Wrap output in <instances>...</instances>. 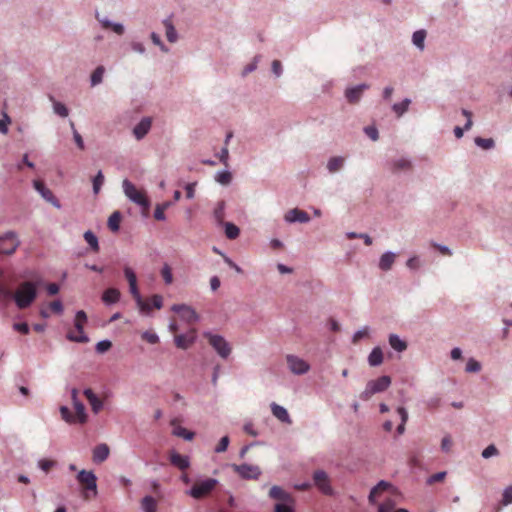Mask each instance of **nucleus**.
Returning <instances> with one entry per match:
<instances>
[{"instance_id":"nucleus-55","label":"nucleus","mask_w":512,"mask_h":512,"mask_svg":"<svg viewBox=\"0 0 512 512\" xmlns=\"http://www.w3.org/2000/svg\"><path fill=\"white\" fill-rule=\"evenodd\" d=\"M60 413H61L62 418L66 422L75 423L74 415H72L71 411L67 407L62 406L60 408Z\"/></svg>"},{"instance_id":"nucleus-2","label":"nucleus","mask_w":512,"mask_h":512,"mask_svg":"<svg viewBox=\"0 0 512 512\" xmlns=\"http://www.w3.org/2000/svg\"><path fill=\"white\" fill-rule=\"evenodd\" d=\"M124 275L129 283L130 293H131L133 299L136 301V304H137L140 312L144 313V314H150L151 309L149 307V304H148V302L144 301V299L142 298V296L139 292L138 285H137V277H136L135 272L130 267H125Z\"/></svg>"},{"instance_id":"nucleus-35","label":"nucleus","mask_w":512,"mask_h":512,"mask_svg":"<svg viewBox=\"0 0 512 512\" xmlns=\"http://www.w3.org/2000/svg\"><path fill=\"white\" fill-rule=\"evenodd\" d=\"M343 163H344V158L333 157L328 161L327 168H328L329 172L334 173L342 168Z\"/></svg>"},{"instance_id":"nucleus-53","label":"nucleus","mask_w":512,"mask_h":512,"mask_svg":"<svg viewBox=\"0 0 512 512\" xmlns=\"http://www.w3.org/2000/svg\"><path fill=\"white\" fill-rule=\"evenodd\" d=\"M230 443V439L228 436H224L220 439L218 445L215 447L216 453H222L225 452L228 448V445Z\"/></svg>"},{"instance_id":"nucleus-37","label":"nucleus","mask_w":512,"mask_h":512,"mask_svg":"<svg viewBox=\"0 0 512 512\" xmlns=\"http://www.w3.org/2000/svg\"><path fill=\"white\" fill-rule=\"evenodd\" d=\"M224 217H225V202L220 201L218 202L216 208L214 209V218L219 224L224 223Z\"/></svg>"},{"instance_id":"nucleus-40","label":"nucleus","mask_w":512,"mask_h":512,"mask_svg":"<svg viewBox=\"0 0 512 512\" xmlns=\"http://www.w3.org/2000/svg\"><path fill=\"white\" fill-rule=\"evenodd\" d=\"M410 103V99H404L401 103L394 104L392 109L400 117L408 110Z\"/></svg>"},{"instance_id":"nucleus-22","label":"nucleus","mask_w":512,"mask_h":512,"mask_svg":"<svg viewBox=\"0 0 512 512\" xmlns=\"http://www.w3.org/2000/svg\"><path fill=\"white\" fill-rule=\"evenodd\" d=\"M110 454V449L107 444H99L93 450V461L95 463L104 462Z\"/></svg>"},{"instance_id":"nucleus-27","label":"nucleus","mask_w":512,"mask_h":512,"mask_svg":"<svg viewBox=\"0 0 512 512\" xmlns=\"http://www.w3.org/2000/svg\"><path fill=\"white\" fill-rule=\"evenodd\" d=\"M396 255L392 252L384 253L379 260V268L383 271H388L391 269Z\"/></svg>"},{"instance_id":"nucleus-51","label":"nucleus","mask_w":512,"mask_h":512,"mask_svg":"<svg viewBox=\"0 0 512 512\" xmlns=\"http://www.w3.org/2000/svg\"><path fill=\"white\" fill-rule=\"evenodd\" d=\"M142 339L150 344H156L159 342V337L156 333L151 331H145L141 335Z\"/></svg>"},{"instance_id":"nucleus-23","label":"nucleus","mask_w":512,"mask_h":512,"mask_svg":"<svg viewBox=\"0 0 512 512\" xmlns=\"http://www.w3.org/2000/svg\"><path fill=\"white\" fill-rule=\"evenodd\" d=\"M171 425L173 426V435L181 437L188 441H191L194 438V432H191L186 428L182 427L181 425L177 424V419L172 420Z\"/></svg>"},{"instance_id":"nucleus-26","label":"nucleus","mask_w":512,"mask_h":512,"mask_svg":"<svg viewBox=\"0 0 512 512\" xmlns=\"http://www.w3.org/2000/svg\"><path fill=\"white\" fill-rule=\"evenodd\" d=\"M269 496L273 499L284 501V502L292 501L291 496L279 486L271 487V489L269 491Z\"/></svg>"},{"instance_id":"nucleus-52","label":"nucleus","mask_w":512,"mask_h":512,"mask_svg":"<svg viewBox=\"0 0 512 512\" xmlns=\"http://www.w3.org/2000/svg\"><path fill=\"white\" fill-rule=\"evenodd\" d=\"M53 108H54V112L56 114H58L59 116H61V117L68 116V109L64 104L54 101Z\"/></svg>"},{"instance_id":"nucleus-48","label":"nucleus","mask_w":512,"mask_h":512,"mask_svg":"<svg viewBox=\"0 0 512 512\" xmlns=\"http://www.w3.org/2000/svg\"><path fill=\"white\" fill-rule=\"evenodd\" d=\"M103 183H104V176H103L102 172L99 171L93 179V191L95 194L99 193Z\"/></svg>"},{"instance_id":"nucleus-7","label":"nucleus","mask_w":512,"mask_h":512,"mask_svg":"<svg viewBox=\"0 0 512 512\" xmlns=\"http://www.w3.org/2000/svg\"><path fill=\"white\" fill-rule=\"evenodd\" d=\"M218 485V481L214 478H208L202 481H196L189 491V495L194 499H202L207 497Z\"/></svg>"},{"instance_id":"nucleus-8","label":"nucleus","mask_w":512,"mask_h":512,"mask_svg":"<svg viewBox=\"0 0 512 512\" xmlns=\"http://www.w3.org/2000/svg\"><path fill=\"white\" fill-rule=\"evenodd\" d=\"M77 480L85 490L86 498H89V492H92L93 496L97 495V478L92 471L81 470L77 475Z\"/></svg>"},{"instance_id":"nucleus-50","label":"nucleus","mask_w":512,"mask_h":512,"mask_svg":"<svg viewBox=\"0 0 512 512\" xmlns=\"http://www.w3.org/2000/svg\"><path fill=\"white\" fill-rule=\"evenodd\" d=\"M216 180L222 185H228L232 180V175L228 171H223L217 174Z\"/></svg>"},{"instance_id":"nucleus-60","label":"nucleus","mask_w":512,"mask_h":512,"mask_svg":"<svg viewBox=\"0 0 512 512\" xmlns=\"http://www.w3.org/2000/svg\"><path fill=\"white\" fill-rule=\"evenodd\" d=\"M498 454V450L497 448L494 446V445H489L487 446L483 452H482V456L484 458H489L491 456H494V455H497Z\"/></svg>"},{"instance_id":"nucleus-47","label":"nucleus","mask_w":512,"mask_h":512,"mask_svg":"<svg viewBox=\"0 0 512 512\" xmlns=\"http://www.w3.org/2000/svg\"><path fill=\"white\" fill-rule=\"evenodd\" d=\"M161 276L163 277L166 284H171L173 282V275L171 268L168 264H165L161 269Z\"/></svg>"},{"instance_id":"nucleus-61","label":"nucleus","mask_w":512,"mask_h":512,"mask_svg":"<svg viewBox=\"0 0 512 512\" xmlns=\"http://www.w3.org/2000/svg\"><path fill=\"white\" fill-rule=\"evenodd\" d=\"M54 464V461L48 459H42L39 461V467L45 472H48L54 466Z\"/></svg>"},{"instance_id":"nucleus-29","label":"nucleus","mask_w":512,"mask_h":512,"mask_svg":"<svg viewBox=\"0 0 512 512\" xmlns=\"http://www.w3.org/2000/svg\"><path fill=\"white\" fill-rule=\"evenodd\" d=\"M370 366H379L383 362V352L380 347H375L368 357Z\"/></svg>"},{"instance_id":"nucleus-25","label":"nucleus","mask_w":512,"mask_h":512,"mask_svg":"<svg viewBox=\"0 0 512 512\" xmlns=\"http://www.w3.org/2000/svg\"><path fill=\"white\" fill-rule=\"evenodd\" d=\"M170 462L172 465L176 466L181 470L187 469L190 465L189 458L177 452H172L170 454Z\"/></svg>"},{"instance_id":"nucleus-30","label":"nucleus","mask_w":512,"mask_h":512,"mask_svg":"<svg viewBox=\"0 0 512 512\" xmlns=\"http://www.w3.org/2000/svg\"><path fill=\"white\" fill-rule=\"evenodd\" d=\"M163 25L165 27L167 40L171 43L176 42L178 36L172 21L170 19H166L163 21Z\"/></svg>"},{"instance_id":"nucleus-54","label":"nucleus","mask_w":512,"mask_h":512,"mask_svg":"<svg viewBox=\"0 0 512 512\" xmlns=\"http://www.w3.org/2000/svg\"><path fill=\"white\" fill-rule=\"evenodd\" d=\"M70 126H71V129L73 131V136H74V140H75L76 145L79 147V149L83 150L84 149V142H83V139H82L81 135L75 129V125H74L73 122H70Z\"/></svg>"},{"instance_id":"nucleus-24","label":"nucleus","mask_w":512,"mask_h":512,"mask_svg":"<svg viewBox=\"0 0 512 512\" xmlns=\"http://www.w3.org/2000/svg\"><path fill=\"white\" fill-rule=\"evenodd\" d=\"M84 395L94 413H99L103 407V402L94 394L91 389L84 390Z\"/></svg>"},{"instance_id":"nucleus-21","label":"nucleus","mask_w":512,"mask_h":512,"mask_svg":"<svg viewBox=\"0 0 512 512\" xmlns=\"http://www.w3.org/2000/svg\"><path fill=\"white\" fill-rule=\"evenodd\" d=\"M271 411H272L273 416L276 417L279 421H281L283 423H287V424L292 423V420L288 414V411L284 407H282L276 403H272Z\"/></svg>"},{"instance_id":"nucleus-34","label":"nucleus","mask_w":512,"mask_h":512,"mask_svg":"<svg viewBox=\"0 0 512 512\" xmlns=\"http://www.w3.org/2000/svg\"><path fill=\"white\" fill-rule=\"evenodd\" d=\"M397 414L400 418V424L397 427V433L402 435L405 431V424L408 420V413L404 407H399L397 409Z\"/></svg>"},{"instance_id":"nucleus-4","label":"nucleus","mask_w":512,"mask_h":512,"mask_svg":"<svg viewBox=\"0 0 512 512\" xmlns=\"http://www.w3.org/2000/svg\"><path fill=\"white\" fill-rule=\"evenodd\" d=\"M203 336L221 358L226 359L230 356L232 346L223 336L211 332H205Z\"/></svg>"},{"instance_id":"nucleus-62","label":"nucleus","mask_w":512,"mask_h":512,"mask_svg":"<svg viewBox=\"0 0 512 512\" xmlns=\"http://www.w3.org/2000/svg\"><path fill=\"white\" fill-rule=\"evenodd\" d=\"M364 130L367 136L373 141L378 139V130L374 126H368Z\"/></svg>"},{"instance_id":"nucleus-58","label":"nucleus","mask_w":512,"mask_h":512,"mask_svg":"<svg viewBox=\"0 0 512 512\" xmlns=\"http://www.w3.org/2000/svg\"><path fill=\"white\" fill-rule=\"evenodd\" d=\"M512 503V486L505 488L503 492L502 504L508 505Z\"/></svg>"},{"instance_id":"nucleus-1","label":"nucleus","mask_w":512,"mask_h":512,"mask_svg":"<svg viewBox=\"0 0 512 512\" xmlns=\"http://www.w3.org/2000/svg\"><path fill=\"white\" fill-rule=\"evenodd\" d=\"M36 297V284L30 281L22 282L13 294L14 301L19 309L28 308Z\"/></svg>"},{"instance_id":"nucleus-43","label":"nucleus","mask_w":512,"mask_h":512,"mask_svg":"<svg viewBox=\"0 0 512 512\" xmlns=\"http://www.w3.org/2000/svg\"><path fill=\"white\" fill-rule=\"evenodd\" d=\"M145 301L148 302L151 310H152V307H154L156 309H161L163 306V297L159 294H154L148 300H145Z\"/></svg>"},{"instance_id":"nucleus-6","label":"nucleus","mask_w":512,"mask_h":512,"mask_svg":"<svg viewBox=\"0 0 512 512\" xmlns=\"http://www.w3.org/2000/svg\"><path fill=\"white\" fill-rule=\"evenodd\" d=\"M125 195L134 203L141 206L144 209H148L150 206L149 199L143 190L137 189V187L125 179L122 184Z\"/></svg>"},{"instance_id":"nucleus-31","label":"nucleus","mask_w":512,"mask_h":512,"mask_svg":"<svg viewBox=\"0 0 512 512\" xmlns=\"http://www.w3.org/2000/svg\"><path fill=\"white\" fill-rule=\"evenodd\" d=\"M389 344L394 350L398 352H403L404 350L407 349V343L404 340H401L395 334H391L389 336Z\"/></svg>"},{"instance_id":"nucleus-9","label":"nucleus","mask_w":512,"mask_h":512,"mask_svg":"<svg viewBox=\"0 0 512 512\" xmlns=\"http://www.w3.org/2000/svg\"><path fill=\"white\" fill-rule=\"evenodd\" d=\"M20 245V241L15 232L9 231L0 236V254L11 255Z\"/></svg>"},{"instance_id":"nucleus-42","label":"nucleus","mask_w":512,"mask_h":512,"mask_svg":"<svg viewBox=\"0 0 512 512\" xmlns=\"http://www.w3.org/2000/svg\"><path fill=\"white\" fill-rule=\"evenodd\" d=\"M84 239L95 252L99 250L97 237L91 231L85 232Z\"/></svg>"},{"instance_id":"nucleus-3","label":"nucleus","mask_w":512,"mask_h":512,"mask_svg":"<svg viewBox=\"0 0 512 512\" xmlns=\"http://www.w3.org/2000/svg\"><path fill=\"white\" fill-rule=\"evenodd\" d=\"M87 323V315L83 310L76 313L74 319V330L68 331L66 337L68 340L77 343H87L89 338L84 333V326Z\"/></svg>"},{"instance_id":"nucleus-36","label":"nucleus","mask_w":512,"mask_h":512,"mask_svg":"<svg viewBox=\"0 0 512 512\" xmlns=\"http://www.w3.org/2000/svg\"><path fill=\"white\" fill-rule=\"evenodd\" d=\"M224 225H225V235L228 239H236L239 236L240 230L236 225H234L233 223H230V222H226V223H224Z\"/></svg>"},{"instance_id":"nucleus-19","label":"nucleus","mask_w":512,"mask_h":512,"mask_svg":"<svg viewBox=\"0 0 512 512\" xmlns=\"http://www.w3.org/2000/svg\"><path fill=\"white\" fill-rule=\"evenodd\" d=\"M369 86L367 84H361L356 87H352L346 90L345 96L349 103H356L359 101L362 93L368 89Z\"/></svg>"},{"instance_id":"nucleus-56","label":"nucleus","mask_w":512,"mask_h":512,"mask_svg":"<svg viewBox=\"0 0 512 512\" xmlns=\"http://www.w3.org/2000/svg\"><path fill=\"white\" fill-rule=\"evenodd\" d=\"M112 346V343L109 340H103L96 344V351L98 353H105Z\"/></svg>"},{"instance_id":"nucleus-39","label":"nucleus","mask_w":512,"mask_h":512,"mask_svg":"<svg viewBox=\"0 0 512 512\" xmlns=\"http://www.w3.org/2000/svg\"><path fill=\"white\" fill-rule=\"evenodd\" d=\"M105 72V68L103 66H98L91 75V85L95 86L102 82L103 75Z\"/></svg>"},{"instance_id":"nucleus-15","label":"nucleus","mask_w":512,"mask_h":512,"mask_svg":"<svg viewBox=\"0 0 512 512\" xmlns=\"http://www.w3.org/2000/svg\"><path fill=\"white\" fill-rule=\"evenodd\" d=\"M196 340V331L191 329L186 334H176L174 337L175 345L180 349H188Z\"/></svg>"},{"instance_id":"nucleus-41","label":"nucleus","mask_w":512,"mask_h":512,"mask_svg":"<svg viewBox=\"0 0 512 512\" xmlns=\"http://www.w3.org/2000/svg\"><path fill=\"white\" fill-rule=\"evenodd\" d=\"M411 168V162L407 159L401 158L393 162L392 169L394 172L401 170H409Z\"/></svg>"},{"instance_id":"nucleus-49","label":"nucleus","mask_w":512,"mask_h":512,"mask_svg":"<svg viewBox=\"0 0 512 512\" xmlns=\"http://www.w3.org/2000/svg\"><path fill=\"white\" fill-rule=\"evenodd\" d=\"M465 370L469 373L479 372L481 370V365L478 361L470 358L466 364Z\"/></svg>"},{"instance_id":"nucleus-44","label":"nucleus","mask_w":512,"mask_h":512,"mask_svg":"<svg viewBox=\"0 0 512 512\" xmlns=\"http://www.w3.org/2000/svg\"><path fill=\"white\" fill-rule=\"evenodd\" d=\"M396 502L391 498H387L384 500L382 504L379 505L378 511L383 509L384 512H394L395 511Z\"/></svg>"},{"instance_id":"nucleus-17","label":"nucleus","mask_w":512,"mask_h":512,"mask_svg":"<svg viewBox=\"0 0 512 512\" xmlns=\"http://www.w3.org/2000/svg\"><path fill=\"white\" fill-rule=\"evenodd\" d=\"M285 220L290 223H293V222L307 223V222H309L310 217L307 212L300 210L298 208H294V209L289 210L285 214Z\"/></svg>"},{"instance_id":"nucleus-14","label":"nucleus","mask_w":512,"mask_h":512,"mask_svg":"<svg viewBox=\"0 0 512 512\" xmlns=\"http://www.w3.org/2000/svg\"><path fill=\"white\" fill-rule=\"evenodd\" d=\"M34 188L41 194V196L49 203H51L54 207L60 208V202L58 199L54 196L53 192L48 189L45 184L40 180H35Z\"/></svg>"},{"instance_id":"nucleus-10","label":"nucleus","mask_w":512,"mask_h":512,"mask_svg":"<svg viewBox=\"0 0 512 512\" xmlns=\"http://www.w3.org/2000/svg\"><path fill=\"white\" fill-rule=\"evenodd\" d=\"M171 310L175 313H178L180 318L189 325L196 323L199 319L196 311L191 306L186 304H174L171 307Z\"/></svg>"},{"instance_id":"nucleus-13","label":"nucleus","mask_w":512,"mask_h":512,"mask_svg":"<svg viewBox=\"0 0 512 512\" xmlns=\"http://www.w3.org/2000/svg\"><path fill=\"white\" fill-rule=\"evenodd\" d=\"M314 484L325 495H332L333 489L330 484L327 473L323 470H317L313 474Z\"/></svg>"},{"instance_id":"nucleus-63","label":"nucleus","mask_w":512,"mask_h":512,"mask_svg":"<svg viewBox=\"0 0 512 512\" xmlns=\"http://www.w3.org/2000/svg\"><path fill=\"white\" fill-rule=\"evenodd\" d=\"M13 328L22 334H28L30 331V328L27 323H15L13 325Z\"/></svg>"},{"instance_id":"nucleus-16","label":"nucleus","mask_w":512,"mask_h":512,"mask_svg":"<svg viewBox=\"0 0 512 512\" xmlns=\"http://www.w3.org/2000/svg\"><path fill=\"white\" fill-rule=\"evenodd\" d=\"M393 487L390 483L386 481H380L375 487L370 491L368 500L370 504H375L377 498H379L384 492H391Z\"/></svg>"},{"instance_id":"nucleus-11","label":"nucleus","mask_w":512,"mask_h":512,"mask_svg":"<svg viewBox=\"0 0 512 512\" xmlns=\"http://www.w3.org/2000/svg\"><path fill=\"white\" fill-rule=\"evenodd\" d=\"M286 362L289 370L296 375H302L310 370V365L304 359L289 354L286 356Z\"/></svg>"},{"instance_id":"nucleus-12","label":"nucleus","mask_w":512,"mask_h":512,"mask_svg":"<svg viewBox=\"0 0 512 512\" xmlns=\"http://www.w3.org/2000/svg\"><path fill=\"white\" fill-rule=\"evenodd\" d=\"M234 472H236L243 479H258L261 475V470L256 465L251 464H232L231 465Z\"/></svg>"},{"instance_id":"nucleus-38","label":"nucleus","mask_w":512,"mask_h":512,"mask_svg":"<svg viewBox=\"0 0 512 512\" xmlns=\"http://www.w3.org/2000/svg\"><path fill=\"white\" fill-rule=\"evenodd\" d=\"M425 37H426V32L424 30H418L413 33L412 41L415 46H417L418 48L423 50Z\"/></svg>"},{"instance_id":"nucleus-20","label":"nucleus","mask_w":512,"mask_h":512,"mask_svg":"<svg viewBox=\"0 0 512 512\" xmlns=\"http://www.w3.org/2000/svg\"><path fill=\"white\" fill-rule=\"evenodd\" d=\"M151 119L150 118H143L133 129V134L135 137L140 140L142 139L150 130L151 128Z\"/></svg>"},{"instance_id":"nucleus-33","label":"nucleus","mask_w":512,"mask_h":512,"mask_svg":"<svg viewBox=\"0 0 512 512\" xmlns=\"http://www.w3.org/2000/svg\"><path fill=\"white\" fill-rule=\"evenodd\" d=\"M121 213L119 211L113 212L108 219V227L112 232H117L120 228Z\"/></svg>"},{"instance_id":"nucleus-32","label":"nucleus","mask_w":512,"mask_h":512,"mask_svg":"<svg viewBox=\"0 0 512 512\" xmlns=\"http://www.w3.org/2000/svg\"><path fill=\"white\" fill-rule=\"evenodd\" d=\"M141 507L144 512H156L157 501L152 496H145L141 501Z\"/></svg>"},{"instance_id":"nucleus-45","label":"nucleus","mask_w":512,"mask_h":512,"mask_svg":"<svg viewBox=\"0 0 512 512\" xmlns=\"http://www.w3.org/2000/svg\"><path fill=\"white\" fill-rule=\"evenodd\" d=\"M169 205L170 204L168 202L157 205L154 211V218L159 221L165 220V210L169 207Z\"/></svg>"},{"instance_id":"nucleus-18","label":"nucleus","mask_w":512,"mask_h":512,"mask_svg":"<svg viewBox=\"0 0 512 512\" xmlns=\"http://www.w3.org/2000/svg\"><path fill=\"white\" fill-rule=\"evenodd\" d=\"M76 397H77V390L73 389L72 398L74 400V408H75V415H74L75 423L76 422L85 423L87 420V415L85 413V407L81 402L76 400Z\"/></svg>"},{"instance_id":"nucleus-5","label":"nucleus","mask_w":512,"mask_h":512,"mask_svg":"<svg viewBox=\"0 0 512 512\" xmlns=\"http://www.w3.org/2000/svg\"><path fill=\"white\" fill-rule=\"evenodd\" d=\"M391 378L389 376H381L376 380H371L366 384L364 391L360 394V399L368 401L374 394L384 392L389 388Z\"/></svg>"},{"instance_id":"nucleus-59","label":"nucleus","mask_w":512,"mask_h":512,"mask_svg":"<svg viewBox=\"0 0 512 512\" xmlns=\"http://www.w3.org/2000/svg\"><path fill=\"white\" fill-rule=\"evenodd\" d=\"M49 308L56 314H61L63 311V305L60 300H54L49 304Z\"/></svg>"},{"instance_id":"nucleus-46","label":"nucleus","mask_w":512,"mask_h":512,"mask_svg":"<svg viewBox=\"0 0 512 512\" xmlns=\"http://www.w3.org/2000/svg\"><path fill=\"white\" fill-rule=\"evenodd\" d=\"M475 143L477 146H479L483 149H486V150L494 147V140L491 138L477 137V138H475Z\"/></svg>"},{"instance_id":"nucleus-28","label":"nucleus","mask_w":512,"mask_h":512,"mask_svg":"<svg viewBox=\"0 0 512 512\" xmlns=\"http://www.w3.org/2000/svg\"><path fill=\"white\" fill-rule=\"evenodd\" d=\"M120 299V292L116 288H108L104 291L102 295V300L106 304H113L118 302Z\"/></svg>"},{"instance_id":"nucleus-64","label":"nucleus","mask_w":512,"mask_h":512,"mask_svg":"<svg viewBox=\"0 0 512 512\" xmlns=\"http://www.w3.org/2000/svg\"><path fill=\"white\" fill-rule=\"evenodd\" d=\"M275 512H294L293 508L286 504H276Z\"/></svg>"},{"instance_id":"nucleus-57","label":"nucleus","mask_w":512,"mask_h":512,"mask_svg":"<svg viewBox=\"0 0 512 512\" xmlns=\"http://www.w3.org/2000/svg\"><path fill=\"white\" fill-rule=\"evenodd\" d=\"M11 123V120L7 114L3 115V118L0 119V132L3 134H7L8 126Z\"/></svg>"}]
</instances>
